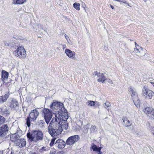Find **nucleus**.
Wrapping results in <instances>:
<instances>
[{"label": "nucleus", "instance_id": "1", "mask_svg": "<svg viewBox=\"0 0 154 154\" xmlns=\"http://www.w3.org/2000/svg\"><path fill=\"white\" fill-rule=\"evenodd\" d=\"M50 107L53 112L55 118H59L62 115V116H63L65 119H67V111L65 109L63 103L57 101L53 102Z\"/></svg>", "mask_w": 154, "mask_h": 154}, {"label": "nucleus", "instance_id": "2", "mask_svg": "<svg viewBox=\"0 0 154 154\" xmlns=\"http://www.w3.org/2000/svg\"><path fill=\"white\" fill-rule=\"evenodd\" d=\"M59 122L57 121V118L53 117L49 124L48 132L53 137L60 134L62 131V128L58 124Z\"/></svg>", "mask_w": 154, "mask_h": 154}, {"label": "nucleus", "instance_id": "3", "mask_svg": "<svg viewBox=\"0 0 154 154\" xmlns=\"http://www.w3.org/2000/svg\"><path fill=\"white\" fill-rule=\"evenodd\" d=\"M27 136L31 141L37 142L43 139V133L40 131H35L31 133H29L27 134Z\"/></svg>", "mask_w": 154, "mask_h": 154}, {"label": "nucleus", "instance_id": "4", "mask_svg": "<svg viewBox=\"0 0 154 154\" xmlns=\"http://www.w3.org/2000/svg\"><path fill=\"white\" fill-rule=\"evenodd\" d=\"M14 54L20 59L24 58L26 56V52L23 47L20 46L14 51Z\"/></svg>", "mask_w": 154, "mask_h": 154}, {"label": "nucleus", "instance_id": "5", "mask_svg": "<svg viewBox=\"0 0 154 154\" xmlns=\"http://www.w3.org/2000/svg\"><path fill=\"white\" fill-rule=\"evenodd\" d=\"M42 113L46 122L48 124L52 118V114H54L53 111L48 109H44L43 110Z\"/></svg>", "mask_w": 154, "mask_h": 154}, {"label": "nucleus", "instance_id": "6", "mask_svg": "<svg viewBox=\"0 0 154 154\" xmlns=\"http://www.w3.org/2000/svg\"><path fill=\"white\" fill-rule=\"evenodd\" d=\"M63 117L62 115L59 118H57V121H59L58 124L60 127L62 128V130L63 129L66 130L68 127V125L67 121V120L68 118V112H67V119H65L64 117Z\"/></svg>", "mask_w": 154, "mask_h": 154}, {"label": "nucleus", "instance_id": "7", "mask_svg": "<svg viewBox=\"0 0 154 154\" xmlns=\"http://www.w3.org/2000/svg\"><path fill=\"white\" fill-rule=\"evenodd\" d=\"M142 94L145 98L151 99L154 94L153 92L146 86H144L142 89Z\"/></svg>", "mask_w": 154, "mask_h": 154}, {"label": "nucleus", "instance_id": "8", "mask_svg": "<svg viewBox=\"0 0 154 154\" xmlns=\"http://www.w3.org/2000/svg\"><path fill=\"white\" fill-rule=\"evenodd\" d=\"M80 137L78 135H75L69 137L66 141V144L69 145H72L78 141Z\"/></svg>", "mask_w": 154, "mask_h": 154}, {"label": "nucleus", "instance_id": "9", "mask_svg": "<svg viewBox=\"0 0 154 154\" xmlns=\"http://www.w3.org/2000/svg\"><path fill=\"white\" fill-rule=\"evenodd\" d=\"M9 106L13 110H17L19 107V104L17 100L14 98H12L9 102Z\"/></svg>", "mask_w": 154, "mask_h": 154}, {"label": "nucleus", "instance_id": "10", "mask_svg": "<svg viewBox=\"0 0 154 154\" xmlns=\"http://www.w3.org/2000/svg\"><path fill=\"white\" fill-rule=\"evenodd\" d=\"M8 127L7 125H2L0 128V137H5L8 132Z\"/></svg>", "mask_w": 154, "mask_h": 154}, {"label": "nucleus", "instance_id": "11", "mask_svg": "<svg viewBox=\"0 0 154 154\" xmlns=\"http://www.w3.org/2000/svg\"><path fill=\"white\" fill-rule=\"evenodd\" d=\"M93 75L94 76L97 75L99 77V78L97 79V81L98 82L104 83L105 81L106 80V77L104 75L103 73H98L97 72L95 71L94 72Z\"/></svg>", "mask_w": 154, "mask_h": 154}, {"label": "nucleus", "instance_id": "12", "mask_svg": "<svg viewBox=\"0 0 154 154\" xmlns=\"http://www.w3.org/2000/svg\"><path fill=\"white\" fill-rule=\"evenodd\" d=\"M143 110L147 115H151V118L153 119H154V109L152 107H147Z\"/></svg>", "mask_w": 154, "mask_h": 154}, {"label": "nucleus", "instance_id": "13", "mask_svg": "<svg viewBox=\"0 0 154 154\" xmlns=\"http://www.w3.org/2000/svg\"><path fill=\"white\" fill-rule=\"evenodd\" d=\"M39 114V112L36 109L32 110L29 114V116L32 121L35 120Z\"/></svg>", "mask_w": 154, "mask_h": 154}, {"label": "nucleus", "instance_id": "14", "mask_svg": "<svg viewBox=\"0 0 154 154\" xmlns=\"http://www.w3.org/2000/svg\"><path fill=\"white\" fill-rule=\"evenodd\" d=\"M55 144L59 148H63L65 147L66 143L62 139H59L56 141Z\"/></svg>", "mask_w": 154, "mask_h": 154}, {"label": "nucleus", "instance_id": "15", "mask_svg": "<svg viewBox=\"0 0 154 154\" xmlns=\"http://www.w3.org/2000/svg\"><path fill=\"white\" fill-rule=\"evenodd\" d=\"M16 144L20 147H22L26 145V142L25 139L21 138L17 140Z\"/></svg>", "mask_w": 154, "mask_h": 154}, {"label": "nucleus", "instance_id": "16", "mask_svg": "<svg viewBox=\"0 0 154 154\" xmlns=\"http://www.w3.org/2000/svg\"><path fill=\"white\" fill-rule=\"evenodd\" d=\"M91 148L93 149V151H95L98 152L97 154H101L102 153L101 151V147H99L94 143L91 144Z\"/></svg>", "mask_w": 154, "mask_h": 154}, {"label": "nucleus", "instance_id": "17", "mask_svg": "<svg viewBox=\"0 0 154 154\" xmlns=\"http://www.w3.org/2000/svg\"><path fill=\"white\" fill-rule=\"evenodd\" d=\"M19 137V135L17 133L13 134L10 136L11 140L13 142H15L16 143L17 140H19L18 138Z\"/></svg>", "mask_w": 154, "mask_h": 154}, {"label": "nucleus", "instance_id": "18", "mask_svg": "<svg viewBox=\"0 0 154 154\" xmlns=\"http://www.w3.org/2000/svg\"><path fill=\"white\" fill-rule=\"evenodd\" d=\"M65 53L66 55L69 58L73 57L75 56V53L74 51H71L68 49H66Z\"/></svg>", "mask_w": 154, "mask_h": 154}, {"label": "nucleus", "instance_id": "19", "mask_svg": "<svg viewBox=\"0 0 154 154\" xmlns=\"http://www.w3.org/2000/svg\"><path fill=\"white\" fill-rule=\"evenodd\" d=\"M129 91L131 93L132 98L133 100L136 99H137L138 98L137 93L134 91L130 87L129 88Z\"/></svg>", "mask_w": 154, "mask_h": 154}, {"label": "nucleus", "instance_id": "20", "mask_svg": "<svg viewBox=\"0 0 154 154\" xmlns=\"http://www.w3.org/2000/svg\"><path fill=\"white\" fill-rule=\"evenodd\" d=\"M122 119L126 127H129L132 124L131 122L128 119V118L126 117H123Z\"/></svg>", "mask_w": 154, "mask_h": 154}, {"label": "nucleus", "instance_id": "21", "mask_svg": "<svg viewBox=\"0 0 154 154\" xmlns=\"http://www.w3.org/2000/svg\"><path fill=\"white\" fill-rule=\"evenodd\" d=\"M8 77V73L5 70H2V79L3 81L7 80Z\"/></svg>", "mask_w": 154, "mask_h": 154}, {"label": "nucleus", "instance_id": "22", "mask_svg": "<svg viewBox=\"0 0 154 154\" xmlns=\"http://www.w3.org/2000/svg\"><path fill=\"white\" fill-rule=\"evenodd\" d=\"M26 0H13L12 4L14 5L22 4L26 2Z\"/></svg>", "mask_w": 154, "mask_h": 154}, {"label": "nucleus", "instance_id": "23", "mask_svg": "<svg viewBox=\"0 0 154 154\" xmlns=\"http://www.w3.org/2000/svg\"><path fill=\"white\" fill-rule=\"evenodd\" d=\"M133 102L135 105L137 107L139 108L140 106V101L139 100L138 98L137 99L133 100Z\"/></svg>", "mask_w": 154, "mask_h": 154}, {"label": "nucleus", "instance_id": "24", "mask_svg": "<svg viewBox=\"0 0 154 154\" xmlns=\"http://www.w3.org/2000/svg\"><path fill=\"white\" fill-rule=\"evenodd\" d=\"M86 104L88 106H91L95 105V102L91 100H88L86 102Z\"/></svg>", "mask_w": 154, "mask_h": 154}, {"label": "nucleus", "instance_id": "25", "mask_svg": "<svg viewBox=\"0 0 154 154\" xmlns=\"http://www.w3.org/2000/svg\"><path fill=\"white\" fill-rule=\"evenodd\" d=\"M38 151L40 153H43L44 152H45L48 150V147H42L41 148H40L38 149Z\"/></svg>", "mask_w": 154, "mask_h": 154}, {"label": "nucleus", "instance_id": "26", "mask_svg": "<svg viewBox=\"0 0 154 154\" xmlns=\"http://www.w3.org/2000/svg\"><path fill=\"white\" fill-rule=\"evenodd\" d=\"M9 93H8L5 94L3 96H1L2 97V100L4 102H5L6 101L8 98L9 97Z\"/></svg>", "mask_w": 154, "mask_h": 154}, {"label": "nucleus", "instance_id": "27", "mask_svg": "<svg viewBox=\"0 0 154 154\" xmlns=\"http://www.w3.org/2000/svg\"><path fill=\"white\" fill-rule=\"evenodd\" d=\"M73 7L78 10L80 9V4L79 3H75L73 5Z\"/></svg>", "mask_w": 154, "mask_h": 154}, {"label": "nucleus", "instance_id": "28", "mask_svg": "<svg viewBox=\"0 0 154 154\" xmlns=\"http://www.w3.org/2000/svg\"><path fill=\"white\" fill-rule=\"evenodd\" d=\"M143 48H134L133 52L136 53H140L141 51H143Z\"/></svg>", "mask_w": 154, "mask_h": 154}, {"label": "nucleus", "instance_id": "29", "mask_svg": "<svg viewBox=\"0 0 154 154\" xmlns=\"http://www.w3.org/2000/svg\"><path fill=\"white\" fill-rule=\"evenodd\" d=\"M5 122V119L4 117L0 116V125L3 124Z\"/></svg>", "mask_w": 154, "mask_h": 154}, {"label": "nucleus", "instance_id": "30", "mask_svg": "<svg viewBox=\"0 0 154 154\" xmlns=\"http://www.w3.org/2000/svg\"><path fill=\"white\" fill-rule=\"evenodd\" d=\"M26 124L28 127H29L30 126V120L29 117H28L26 119Z\"/></svg>", "mask_w": 154, "mask_h": 154}, {"label": "nucleus", "instance_id": "31", "mask_svg": "<svg viewBox=\"0 0 154 154\" xmlns=\"http://www.w3.org/2000/svg\"><path fill=\"white\" fill-rule=\"evenodd\" d=\"M104 107L107 109V108L109 107L110 106V104L109 102H106L103 105Z\"/></svg>", "mask_w": 154, "mask_h": 154}, {"label": "nucleus", "instance_id": "32", "mask_svg": "<svg viewBox=\"0 0 154 154\" xmlns=\"http://www.w3.org/2000/svg\"><path fill=\"white\" fill-rule=\"evenodd\" d=\"M96 128V127L95 125H92L91 127L90 130L91 132H93Z\"/></svg>", "mask_w": 154, "mask_h": 154}, {"label": "nucleus", "instance_id": "33", "mask_svg": "<svg viewBox=\"0 0 154 154\" xmlns=\"http://www.w3.org/2000/svg\"><path fill=\"white\" fill-rule=\"evenodd\" d=\"M55 139H56V138H55L52 139L51 140V141L50 144V146H53V145H54V142H55Z\"/></svg>", "mask_w": 154, "mask_h": 154}, {"label": "nucleus", "instance_id": "34", "mask_svg": "<svg viewBox=\"0 0 154 154\" xmlns=\"http://www.w3.org/2000/svg\"><path fill=\"white\" fill-rule=\"evenodd\" d=\"M90 124L89 123L87 124L86 125L84 126V129H85L87 130L89 128Z\"/></svg>", "mask_w": 154, "mask_h": 154}, {"label": "nucleus", "instance_id": "35", "mask_svg": "<svg viewBox=\"0 0 154 154\" xmlns=\"http://www.w3.org/2000/svg\"><path fill=\"white\" fill-rule=\"evenodd\" d=\"M56 151L55 150L51 151L49 154H56Z\"/></svg>", "mask_w": 154, "mask_h": 154}, {"label": "nucleus", "instance_id": "36", "mask_svg": "<svg viewBox=\"0 0 154 154\" xmlns=\"http://www.w3.org/2000/svg\"><path fill=\"white\" fill-rule=\"evenodd\" d=\"M60 45L63 49H64L66 47V46L65 44H61Z\"/></svg>", "mask_w": 154, "mask_h": 154}, {"label": "nucleus", "instance_id": "37", "mask_svg": "<svg viewBox=\"0 0 154 154\" xmlns=\"http://www.w3.org/2000/svg\"><path fill=\"white\" fill-rule=\"evenodd\" d=\"M4 102L2 100V97H0V104H2Z\"/></svg>", "mask_w": 154, "mask_h": 154}, {"label": "nucleus", "instance_id": "38", "mask_svg": "<svg viewBox=\"0 0 154 154\" xmlns=\"http://www.w3.org/2000/svg\"><path fill=\"white\" fill-rule=\"evenodd\" d=\"M107 82L110 83V84H112V80L110 79H108L107 80Z\"/></svg>", "mask_w": 154, "mask_h": 154}, {"label": "nucleus", "instance_id": "39", "mask_svg": "<svg viewBox=\"0 0 154 154\" xmlns=\"http://www.w3.org/2000/svg\"><path fill=\"white\" fill-rule=\"evenodd\" d=\"M135 48H142L140 47L138 44L137 45H135Z\"/></svg>", "mask_w": 154, "mask_h": 154}, {"label": "nucleus", "instance_id": "40", "mask_svg": "<svg viewBox=\"0 0 154 154\" xmlns=\"http://www.w3.org/2000/svg\"><path fill=\"white\" fill-rule=\"evenodd\" d=\"M30 154H39L38 152H31Z\"/></svg>", "mask_w": 154, "mask_h": 154}, {"label": "nucleus", "instance_id": "41", "mask_svg": "<svg viewBox=\"0 0 154 154\" xmlns=\"http://www.w3.org/2000/svg\"><path fill=\"white\" fill-rule=\"evenodd\" d=\"M64 36H65L66 38L67 39V40L68 38H69L68 36L67 35L65 34L64 35Z\"/></svg>", "mask_w": 154, "mask_h": 154}, {"label": "nucleus", "instance_id": "42", "mask_svg": "<svg viewBox=\"0 0 154 154\" xmlns=\"http://www.w3.org/2000/svg\"><path fill=\"white\" fill-rule=\"evenodd\" d=\"M151 84L154 87V82H150Z\"/></svg>", "mask_w": 154, "mask_h": 154}, {"label": "nucleus", "instance_id": "43", "mask_svg": "<svg viewBox=\"0 0 154 154\" xmlns=\"http://www.w3.org/2000/svg\"><path fill=\"white\" fill-rule=\"evenodd\" d=\"M110 7L112 9H113L114 8V7L112 5H110Z\"/></svg>", "mask_w": 154, "mask_h": 154}, {"label": "nucleus", "instance_id": "44", "mask_svg": "<svg viewBox=\"0 0 154 154\" xmlns=\"http://www.w3.org/2000/svg\"><path fill=\"white\" fill-rule=\"evenodd\" d=\"M152 134L153 135H154V129L153 130H152Z\"/></svg>", "mask_w": 154, "mask_h": 154}, {"label": "nucleus", "instance_id": "45", "mask_svg": "<svg viewBox=\"0 0 154 154\" xmlns=\"http://www.w3.org/2000/svg\"><path fill=\"white\" fill-rule=\"evenodd\" d=\"M123 2L124 3H125V4H127V3L126 2V1H124V2Z\"/></svg>", "mask_w": 154, "mask_h": 154}, {"label": "nucleus", "instance_id": "46", "mask_svg": "<svg viewBox=\"0 0 154 154\" xmlns=\"http://www.w3.org/2000/svg\"><path fill=\"white\" fill-rule=\"evenodd\" d=\"M134 43L135 44V45H136L137 44L136 42H135Z\"/></svg>", "mask_w": 154, "mask_h": 154}, {"label": "nucleus", "instance_id": "47", "mask_svg": "<svg viewBox=\"0 0 154 154\" xmlns=\"http://www.w3.org/2000/svg\"><path fill=\"white\" fill-rule=\"evenodd\" d=\"M127 4L128 5V6H130V5H129V4L128 3H127V4Z\"/></svg>", "mask_w": 154, "mask_h": 154}, {"label": "nucleus", "instance_id": "48", "mask_svg": "<svg viewBox=\"0 0 154 154\" xmlns=\"http://www.w3.org/2000/svg\"><path fill=\"white\" fill-rule=\"evenodd\" d=\"M142 56H141V55H140V56H139V57H141Z\"/></svg>", "mask_w": 154, "mask_h": 154}, {"label": "nucleus", "instance_id": "49", "mask_svg": "<svg viewBox=\"0 0 154 154\" xmlns=\"http://www.w3.org/2000/svg\"><path fill=\"white\" fill-rule=\"evenodd\" d=\"M144 0V1H145V2H146V0Z\"/></svg>", "mask_w": 154, "mask_h": 154}, {"label": "nucleus", "instance_id": "50", "mask_svg": "<svg viewBox=\"0 0 154 154\" xmlns=\"http://www.w3.org/2000/svg\"><path fill=\"white\" fill-rule=\"evenodd\" d=\"M11 154H13L12 153V152H11Z\"/></svg>", "mask_w": 154, "mask_h": 154}]
</instances>
